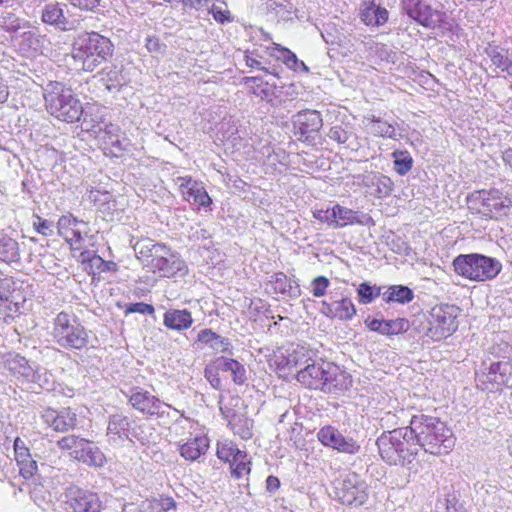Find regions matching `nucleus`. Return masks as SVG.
<instances>
[{"instance_id":"9d476101","label":"nucleus","mask_w":512,"mask_h":512,"mask_svg":"<svg viewBox=\"0 0 512 512\" xmlns=\"http://www.w3.org/2000/svg\"><path fill=\"white\" fill-rule=\"evenodd\" d=\"M508 199L498 189L475 191L469 197L471 207L486 217H496L504 214L508 208Z\"/></svg>"},{"instance_id":"9b49d317","label":"nucleus","mask_w":512,"mask_h":512,"mask_svg":"<svg viewBox=\"0 0 512 512\" xmlns=\"http://www.w3.org/2000/svg\"><path fill=\"white\" fill-rule=\"evenodd\" d=\"M126 396L132 408L148 418H162L165 413L164 407L171 408V405L139 386L130 388Z\"/></svg>"},{"instance_id":"4be33fe9","label":"nucleus","mask_w":512,"mask_h":512,"mask_svg":"<svg viewBox=\"0 0 512 512\" xmlns=\"http://www.w3.org/2000/svg\"><path fill=\"white\" fill-rule=\"evenodd\" d=\"M364 184L369 189V193L377 198L389 196L394 187L393 181L381 173L367 175L364 179Z\"/></svg>"},{"instance_id":"2eb2a0df","label":"nucleus","mask_w":512,"mask_h":512,"mask_svg":"<svg viewBox=\"0 0 512 512\" xmlns=\"http://www.w3.org/2000/svg\"><path fill=\"white\" fill-rule=\"evenodd\" d=\"M403 8L411 19L423 27L434 28L438 22L435 18L437 11L422 0H405Z\"/></svg>"},{"instance_id":"4468645a","label":"nucleus","mask_w":512,"mask_h":512,"mask_svg":"<svg viewBox=\"0 0 512 512\" xmlns=\"http://www.w3.org/2000/svg\"><path fill=\"white\" fill-rule=\"evenodd\" d=\"M131 424L130 418L122 413L110 415L106 433L109 444L123 446L129 439Z\"/></svg>"},{"instance_id":"7c9ffc66","label":"nucleus","mask_w":512,"mask_h":512,"mask_svg":"<svg viewBox=\"0 0 512 512\" xmlns=\"http://www.w3.org/2000/svg\"><path fill=\"white\" fill-rule=\"evenodd\" d=\"M332 217L334 218L333 228H342L346 225L360 223L357 212L336 204L332 207Z\"/></svg>"},{"instance_id":"f3484780","label":"nucleus","mask_w":512,"mask_h":512,"mask_svg":"<svg viewBox=\"0 0 512 512\" xmlns=\"http://www.w3.org/2000/svg\"><path fill=\"white\" fill-rule=\"evenodd\" d=\"M43 421L56 432H67L77 425V416L70 408L59 411L47 409L42 414Z\"/></svg>"},{"instance_id":"a18cd8bd","label":"nucleus","mask_w":512,"mask_h":512,"mask_svg":"<svg viewBox=\"0 0 512 512\" xmlns=\"http://www.w3.org/2000/svg\"><path fill=\"white\" fill-rule=\"evenodd\" d=\"M236 452H241V450L230 441L219 442L217 445V457L224 462L231 464L234 456H236Z\"/></svg>"},{"instance_id":"8fccbe9b","label":"nucleus","mask_w":512,"mask_h":512,"mask_svg":"<svg viewBox=\"0 0 512 512\" xmlns=\"http://www.w3.org/2000/svg\"><path fill=\"white\" fill-rule=\"evenodd\" d=\"M34 373L33 378L28 380V384H37L41 388H47L49 389L50 384V376L51 374L48 372L46 368L40 367L39 365L35 364V367L32 371Z\"/></svg>"},{"instance_id":"f704fd0d","label":"nucleus","mask_w":512,"mask_h":512,"mask_svg":"<svg viewBox=\"0 0 512 512\" xmlns=\"http://www.w3.org/2000/svg\"><path fill=\"white\" fill-rule=\"evenodd\" d=\"M221 411L228 420V424L235 434L239 435L242 439H249L252 437L248 419L241 418L234 413L232 415H230L229 412L226 414L222 408Z\"/></svg>"},{"instance_id":"1a4fd4ad","label":"nucleus","mask_w":512,"mask_h":512,"mask_svg":"<svg viewBox=\"0 0 512 512\" xmlns=\"http://www.w3.org/2000/svg\"><path fill=\"white\" fill-rule=\"evenodd\" d=\"M459 313L455 305L441 304L430 311L428 334L434 340H440L452 335L458 328L456 321Z\"/></svg>"},{"instance_id":"c85d7f7f","label":"nucleus","mask_w":512,"mask_h":512,"mask_svg":"<svg viewBox=\"0 0 512 512\" xmlns=\"http://www.w3.org/2000/svg\"><path fill=\"white\" fill-rule=\"evenodd\" d=\"M485 53L493 65L502 72L512 75V57L509 55L508 50L498 46H489L486 48Z\"/></svg>"},{"instance_id":"bf43d9fd","label":"nucleus","mask_w":512,"mask_h":512,"mask_svg":"<svg viewBox=\"0 0 512 512\" xmlns=\"http://www.w3.org/2000/svg\"><path fill=\"white\" fill-rule=\"evenodd\" d=\"M105 141L112 146H120L119 132L120 128L117 125L109 124L105 128Z\"/></svg>"},{"instance_id":"20e7f679","label":"nucleus","mask_w":512,"mask_h":512,"mask_svg":"<svg viewBox=\"0 0 512 512\" xmlns=\"http://www.w3.org/2000/svg\"><path fill=\"white\" fill-rule=\"evenodd\" d=\"M114 52V45L108 37L97 32L79 34L72 44V57L81 64L84 71L93 72L107 62Z\"/></svg>"},{"instance_id":"09e8293b","label":"nucleus","mask_w":512,"mask_h":512,"mask_svg":"<svg viewBox=\"0 0 512 512\" xmlns=\"http://www.w3.org/2000/svg\"><path fill=\"white\" fill-rule=\"evenodd\" d=\"M217 2L220 4V6L214 3L209 9V12L212 14L214 20L220 24L232 22L233 18L230 14V11L222 7H226V2L220 0H217Z\"/></svg>"},{"instance_id":"338daca9","label":"nucleus","mask_w":512,"mask_h":512,"mask_svg":"<svg viewBox=\"0 0 512 512\" xmlns=\"http://www.w3.org/2000/svg\"><path fill=\"white\" fill-rule=\"evenodd\" d=\"M213 350L222 352V353H229L231 354V343L227 338L222 337L221 335L217 334V340H213L212 343L209 345Z\"/></svg>"},{"instance_id":"5701e85b","label":"nucleus","mask_w":512,"mask_h":512,"mask_svg":"<svg viewBox=\"0 0 512 512\" xmlns=\"http://www.w3.org/2000/svg\"><path fill=\"white\" fill-rule=\"evenodd\" d=\"M165 327L175 331H184L193 324L191 312L187 309H168L163 316Z\"/></svg>"},{"instance_id":"72a5a7b5","label":"nucleus","mask_w":512,"mask_h":512,"mask_svg":"<svg viewBox=\"0 0 512 512\" xmlns=\"http://www.w3.org/2000/svg\"><path fill=\"white\" fill-rule=\"evenodd\" d=\"M0 259L8 263L19 259L17 241L2 233H0Z\"/></svg>"},{"instance_id":"aec40b11","label":"nucleus","mask_w":512,"mask_h":512,"mask_svg":"<svg viewBox=\"0 0 512 512\" xmlns=\"http://www.w3.org/2000/svg\"><path fill=\"white\" fill-rule=\"evenodd\" d=\"M63 6L57 2L46 3L41 10L42 21L61 31L69 30V20L64 14Z\"/></svg>"},{"instance_id":"dca6fc26","label":"nucleus","mask_w":512,"mask_h":512,"mask_svg":"<svg viewBox=\"0 0 512 512\" xmlns=\"http://www.w3.org/2000/svg\"><path fill=\"white\" fill-rule=\"evenodd\" d=\"M69 506L73 512H102L103 503L96 492L77 489L71 492Z\"/></svg>"},{"instance_id":"37998d69","label":"nucleus","mask_w":512,"mask_h":512,"mask_svg":"<svg viewBox=\"0 0 512 512\" xmlns=\"http://www.w3.org/2000/svg\"><path fill=\"white\" fill-rule=\"evenodd\" d=\"M357 294L360 303L369 304L380 296L381 288L375 285H370L367 282H363L358 286Z\"/></svg>"},{"instance_id":"a878e982","label":"nucleus","mask_w":512,"mask_h":512,"mask_svg":"<svg viewBox=\"0 0 512 512\" xmlns=\"http://www.w3.org/2000/svg\"><path fill=\"white\" fill-rule=\"evenodd\" d=\"M487 378L490 382L498 385L512 386V364L508 361L491 363L488 368Z\"/></svg>"},{"instance_id":"13d9d810","label":"nucleus","mask_w":512,"mask_h":512,"mask_svg":"<svg viewBox=\"0 0 512 512\" xmlns=\"http://www.w3.org/2000/svg\"><path fill=\"white\" fill-rule=\"evenodd\" d=\"M327 136L329 139L336 141L339 144H345L350 134L342 126H333L330 128Z\"/></svg>"},{"instance_id":"412c9836","label":"nucleus","mask_w":512,"mask_h":512,"mask_svg":"<svg viewBox=\"0 0 512 512\" xmlns=\"http://www.w3.org/2000/svg\"><path fill=\"white\" fill-rule=\"evenodd\" d=\"M180 189L187 201H193L200 206H209L211 198L206 190L191 178H180Z\"/></svg>"},{"instance_id":"ea45409f","label":"nucleus","mask_w":512,"mask_h":512,"mask_svg":"<svg viewBox=\"0 0 512 512\" xmlns=\"http://www.w3.org/2000/svg\"><path fill=\"white\" fill-rule=\"evenodd\" d=\"M57 447L61 450H69L75 459L76 451H80L83 445H86V439L75 436L66 435L57 441Z\"/></svg>"},{"instance_id":"6e6552de","label":"nucleus","mask_w":512,"mask_h":512,"mask_svg":"<svg viewBox=\"0 0 512 512\" xmlns=\"http://www.w3.org/2000/svg\"><path fill=\"white\" fill-rule=\"evenodd\" d=\"M52 337L56 344L67 350H82L89 344L87 329L76 315L65 311L54 318Z\"/></svg>"},{"instance_id":"ddd939ff","label":"nucleus","mask_w":512,"mask_h":512,"mask_svg":"<svg viewBox=\"0 0 512 512\" xmlns=\"http://www.w3.org/2000/svg\"><path fill=\"white\" fill-rule=\"evenodd\" d=\"M317 438L325 447L332 448L341 453L354 455L360 450V445L357 441L352 437L342 435L338 429L330 425L322 427L317 433Z\"/></svg>"},{"instance_id":"6e6d98bb","label":"nucleus","mask_w":512,"mask_h":512,"mask_svg":"<svg viewBox=\"0 0 512 512\" xmlns=\"http://www.w3.org/2000/svg\"><path fill=\"white\" fill-rule=\"evenodd\" d=\"M376 52L378 56L387 62L395 63L398 60V53L387 44L377 45Z\"/></svg>"},{"instance_id":"680f3d73","label":"nucleus","mask_w":512,"mask_h":512,"mask_svg":"<svg viewBox=\"0 0 512 512\" xmlns=\"http://www.w3.org/2000/svg\"><path fill=\"white\" fill-rule=\"evenodd\" d=\"M89 231V225L87 224V228H73V230L69 232V236L72 238V245L70 246L73 250H78L81 248V244L83 242V235H88Z\"/></svg>"},{"instance_id":"4c0bfd02","label":"nucleus","mask_w":512,"mask_h":512,"mask_svg":"<svg viewBox=\"0 0 512 512\" xmlns=\"http://www.w3.org/2000/svg\"><path fill=\"white\" fill-rule=\"evenodd\" d=\"M394 170L401 176L406 175L413 166V158L406 150H395L392 153Z\"/></svg>"},{"instance_id":"2f4dec72","label":"nucleus","mask_w":512,"mask_h":512,"mask_svg":"<svg viewBox=\"0 0 512 512\" xmlns=\"http://www.w3.org/2000/svg\"><path fill=\"white\" fill-rule=\"evenodd\" d=\"M414 292L407 286L394 285L383 293V299L385 302H397L400 304H406L413 300Z\"/></svg>"},{"instance_id":"c9c22d12","label":"nucleus","mask_w":512,"mask_h":512,"mask_svg":"<svg viewBox=\"0 0 512 512\" xmlns=\"http://www.w3.org/2000/svg\"><path fill=\"white\" fill-rule=\"evenodd\" d=\"M28 26V22L21 20L8 10H0V27L8 32H17Z\"/></svg>"},{"instance_id":"7ed1b4c3","label":"nucleus","mask_w":512,"mask_h":512,"mask_svg":"<svg viewBox=\"0 0 512 512\" xmlns=\"http://www.w3.org/2000/svg\"><path fill=\"white\" fill-rule=\"evenodd\" d=\"M297 380L310 389H320L325 393H338L352 386L349 373L333 362L319 359L297 372Z\"/></svg>"},{"instance_id":"69168bd1","label":"nucleus","mask_w":512,"mask_h":512,"mask_svg":"<svg viewBox=\"0 0 512 512\" xmlns=\"http://www.w3.org/2000/svg\"><path fill=\"white\" fill-rule=\"evenodd\" d=\"M230 372L235 384L242 385L246 382V369L240 362L236 361L235 366H233Z\"/></svg>"},{"instance_id":"a211bd4d","label":"nucleus","mask_w":512,"mask_h":512,"mask_svg":"<svg viewBox=\"0 0 512 512\" xmlns=\"http://www.w3.org/2000/svg\"><path fill=\"white\" fill-rule=\"evenodd\" d=\"M320 312L328 318L349 321L356 315V308L350 298L343 297L339 300H323Z\"/></svg>"},{"instance_id":"052dcab7","label":"nucleus","mask_w":512,"mask_h":512,"mask_svg":"<svg viewBox=\"0 0 512 512\" xmlns=\"http://www.w3.org/2000/svg\"><path fill=\"white\" fill-rule=\"evenodd\" d=\"M15 460L16 462H24L29 460L31 457L29 449L25 446L24 442L20 438H16L14 441Z\"/></svg>"},{"instance_id":"58836bf2","label":"nucleus","mask_w":512,"mask_h":512,"mask_svg":"<svg viewBox=\"0 0 512 512\" xmlns=\"http://www.w3.org/2000/svg\"><path fill=\"white\" fill-rule=\"evenodd\" d=\"M231 474L234 478L240 479L250 473V460L246 452H236L234 460L230 464Z\"/></svg>"},{"instance_id":"603ef678","label":"nucleus","mask_w":512,"mask_h":512,"mask_svg":"<svg viewBox=\"0 0 512 512\" xmlns=\"http://www.w3.org/2000/svg\"><path fill=\"white\" fill-rule=\"evenodd\" d=\"M155 312V308L153 305L144 303V302H136L125 305V315L131 313H140L144 315H152Z\"/></svg>"},{"instance_id":"cd10ccee","label":"nucleus","mask_w":512,"mask_h":512,"mask_svg":"<svg viewBox=\"0 0 512 512\" xmlns=\"http://www.w3.org/2000/svg\"><path fill=\"white\" fill-rule=\"evenodd\" d=\"M209 447L206 437H195L180 446V454L186 460L195 461L204 454Z\"/></svg>"},{"instance_id":"0eeeda50","label":"nucleus","mask_w":512,"mask_h":512,"mask_svg":"<svg viewBox=\"0 0 512 512\" xmlns=\"http://www.w3.org/2000/svg\"><path fill=\"white\" fill-rule=\"evenodd\" d=\"M452 265L457 275L475 282L493 280L502 270L498 259L480 253L459 254Z\"/></svg>"},{"instance_id":"79ce46f5","label":"nucleus","mask_w":512,"mask_h":512,"mask_svg":"<svg viewBox=\"0 0 512 512\" xmlns=\"http://www.w3.org/2000/svg\"><path fill=\"white\" fill-rule=\"evenodd\" d=\"M371 121V129L375 136L396 139V130L392 124L375 116H372Z\"/></svg>"},{"instance_id":"473e14b6","label":"nucleus","mask_w":512,"mask_h":512,"mask_svg":"<svg viewBox=\"0 0 512 512\" xmlns=\"http://www.w3.org/2000/svg\"><path fill=\"white\" fill-rule=\"evenodd\" d=\"M45 41V35L36 31H25L20 36L19 48L24 52H37Z\"/></svg>"},{"instance_id":"bb28decb","label":"nucleus","mask_w":512,"mask_h":512,"mask_svg":"<svg viewBox=\"0 0 512 512\" xmlns=\"http://www.w3.org/2000/svg\"><path fill=\"white\" fill-rule=\"evenodd\" d=\"M360 18L367 26H381L388 21L389 13L386 8L370 2L361 9Z\"/></svg>"},{"instance_id":"c756f323","label":"nucleus","mask_w":512,"mask_h":512,"mask_svg":"<svg viewBox=\"0 0 512 512\" xmlns=\"http://www.w3.org/2000/svg\"><path fill=\"white\" fill-rule=\"evenodd\" d=\"M101 80L105 83L107 90H119L124 82L122 75V67L117 65H109L102 69Z\"/></svg>"},{"instance_id":"de8ad7c7","label":"nucleus","mask_w":512,"mask_h":512,"mask_svg":"<svg viewBox=\"0 0 512 512\" xmlns=\"http://www.w3.org/2000/svg\"><path fill=\"white\" fill-rule=\"evenodd\" d=\"M312 362L316 361L310 357H306L303 347L300 350H295L288 356L287 359V364L294 366L295 368H299L298 371H300L302 368H306L307 365H311Z\"/></svg>"},{"instance_id":"e433bc0d","label":"nucleus","mask_w":512,"mask_h":512,"mask_svg":"<svg viewBox=\"0 0 512 512\" xmlns=\"http://www.w3.org/2000/svg\"><path fill=\"white\" fill-rule=\"evenodd\" d=\"M275 50L278 52L275 54V57L278 60H281L288 68L293 69L294 71H298L300 68L308 71L304 62L300 61L289 49L276 45Z\"/></svg>"},{"instance_id":"39448f33","label":"nucleus","mask_w":512,"mask_h":512,"mask_svg":"<svg viewBox=\"0 0 512 512\" xmlns=\"http://www.w3.org/2000/svg\"><path fill=\"white\" fill-rule=\"evenodd\" d=\"M410 438L409 426L384 431L376 440L382 460L389 465L410 464L418 453V448Z\"/></svg>"},{"instance_id":"b1692460","label":"nucleus","mask_w":512,"mask_h":512,"mask_svg":"<svg viewBox=\"0 0 512 512\" xmlns=\"http://www.w3.org/2000/svg\"><path fill=\"white\" fill-rule=\"evenodd\" d=\"M75 459L92 467L100 468L106 463V457L99 447L86 439L80 451H76Z\"/></svg>"},{"instance_id":"393cba45","label":"nucleus","mask_w":512,"mask_h":512,"mask_svg":"<svg viewBox=\"0 0 512 512\" xmlns=\"http://www.w3.org/2000/svg\"><path fill=\"white\" fill-rule=\"evenodd\" d=\"M6 367L21 383H27L29 379L33 378L32 371L35 364H29L28 360L19 354L8 358Z\"/></svg>"},{"instance_id":"f8f14e48","label":"nucleus","mask_w":512,"mask_h":512,"mask_svg":"<svg viewBox=\"0 0 512 512\" xmlns=\"http://www.w3.org/2000/svg\"><path fill=\"white\" fill-rule=\"evenodd\" d=\"M336 497L344 505L361 506L368 499L367 485L357 474H350L336 487Z\"/></svg>"},{"instance_id":"0e129e2a","label":"nucleus","mask_w":512,"mask_h":512,"mask_svg":"<svg viewBox=\"0 0 512 512\" xmlns=\"http://www.w3.org/2000/svg\"><path fill=\"white\" fill-rule=\"evenodd\" d=\"M273 283L275 285V290L280 293H286L291 289V283L288 277L284 273H276L274 276Z\"/></svg>"},{"instance_id":"864d4df0","label":"nucleus","mask_w":512,"mask_h":512,"mask_svg":"<svg viewBox=\"0 0 512 512\" xmlns=\"http://www.w3.org/2000/svg\"><path fill=\"white\" fill-rule=\"evenodd\" d=\"M148 506L157 512L169 511L176 509V502L171 497H161L160 499H153L148 503Z\"/></svg>"},{"instance_id":"5fc2aeb1","label":"nucleus","mask_w":512,"mask_h":512,"mask_svg":"<svg viewBox=\"0 0 512 512\" xmlns=\"http://www.w3.org/2000/svg\"><path fill=\"white\" fill-rule=\"evenodd\" d=\"M204 376L214 389L221 390L222 381L219 377L218 368H216L214 365L206 366L204 370Z\"/></svg>"},{"instance_id":"3c124183","label":"nucleus","mask_w":512,"mask_h":512,"mask_svg":"<svg viewBox=\"0 0 512 512\" xmlns=\"http://www.w3.org/2000/svg\"><path fill=\"white\" fill-rule=\"evenodd\" d=\"M329 286L330 280L327 277L317 276L311 281L310 291L314 297L320 298L326 294Z\"/></svg>"},{"instance_id":"e2e57ef3","label":"nucleus","mask_w":512,"mask_h":512,"mask_svg":"<svg viewBox=\"0 0 512 512\" xmlns=\"http://www.w3.org/2000/svg\"><path fill=\"white\" fill-rule=\"evenodd\" d=\"M36 218L37 221H34L33 223V226L35 227L36 231L43 236H51L53 233V223L39 216H37Z\"/></svg>"},{"instance_id":"774afa93","label":"nucleus","mask_w":512,"mask_h":512,"mask_svg":"<svg viewBox=\"0 0 512 512\" xmlns=\"http://www.w3.org/2000/svg\"><path fill=\"white\" fill-rule=\"evenodd\" d=\"M71 5L85 11H94L99 5L100 0H67Z\"/></svg>"},{"instance_id":"49530a36","label":"nucleus","mask_w":512,"mask_h":512,"mask_svg":"<svg viewBox=\"0 0 512 512\" xmlns=\"http://www.w3.org/2000/svg\"><path fill=\"white\" fill-rule=\"evenodd\" d=\"M76 222V217L72 214L62 215L57 222V230L59 236L63 237L65 241L72 245V238L69 236L70 228L73 223Z\"/></svg>"},{"instance_id":"6ab92c4d","label":"nucleus","mask_w":512,"mask_h":512,"mask_svg":"<svg viewBox=\"0 0 512 512\" xmlns=\"http://www.w3.org/2000/svg\"><path fill=\"white\" fill-rule=\"evenodd\" d=\"M323 126V120L320 112L306 109L298 112L294 116V128L299 131L301 136L309 137L311 133L318 132Z\"/></svg>"},{"instance_id":"a19ab883","label":"nucleus","mask_w":512,"mask_h":512,"mask_svg":"<svg viewBox=\"0 0 512 512\" xmlns=\"http://www.w3.org/2000/svg\"><path fill=\"white\" fill-rule=\"evenodd\" d=\"M410 327L409 321L405 318L384 320L382 335L393 336L406 332Z\"/></svg>"},{"instance_id":"423d86ee","label":"nucleus","mask_w":512,"mask_h":512,"mask_svg":"<svg viewBox=\"0 0 512 512\" xmlns=\"http://www.w3.org/2000/svg\"><path fill=\"white\" fill-rule=\"evenodd\" d=\"M44 99L47 111L55 118L67 123L80 120L83 107L71 88L59 82L51 83L45 90Z\"/></svg>"},{"instance_id":"c03bdc74","label":"nucleus","mask_w":512,"mask_h":512,"mask_svg":"<svg viewBox=\"0 0 512 512\" xmlns=\"http://www.w3.org/2000/svg\"><path fill=\"white\" fill-rule=\"evenodd\" d=\"M20 314V307L17 302H14L7 297V300H0V319L6 323H11L16 316Z\"/></svg>"},{"instance_id":"4d7b16f0","label":"nucleus","mask_w":512,"mask_h":512,"mask_svg":"<svg viewBox=\"0 0 512 512\" xmlns=\"http://www.w3.org/2000/svg\"><path fill=\"white\" fill-rule=\"evenodd\" d=\"M19 474L24 479H30L37 471V462L31 457L24 462H18Z\"/></svg>"},{"instance_id":"f257e3e1","label":"nucleus","mask_w":512,"mask_h":512,"mask_svg":"<svg viewBox=\"0 0 512 512\" xmlns=\"http://www.w3.org/2000/svg\"><path fill=\"white\" fill-rule=\"evenodd\" d=\"M415 447L426 453L441 455L449 453L455 445L452 431L439 418L425 414L414 415L409 423Z\"/></svg>"},{"instance_id":"f03ea898","label":"nucleus","mask_w":512,"mask_h":512,"mask_svg":"<svg viewBox=\"0 0 512 512\" xmlns=\"http://www.w3.org/2000/svg\"><path fill=\"white\" fill-rule=\"evenodd\" d=\"M131 245L138 260L153 272H159L163 277L175 275L184 276L188 269L184 260L168 245L156 242L150 238L137 239Z\"/></svg>"}]
</instances>
